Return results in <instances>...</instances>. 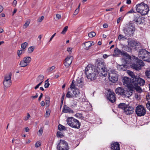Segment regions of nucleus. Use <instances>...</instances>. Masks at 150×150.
Instances as JSON below:
<instances>
[{"instance_id": "nucleus-53", "label": "nucleus", "mask_w": 150, "mask_h": 150, "mask_svg": "<svg viewBox=\"0 0 150 150\" xmlns=\"http://www.w3.org/2000/svg\"><path fill=\"white\" fill-rule=\"evenodd\" d=\"M55 68V67L54 66H53L48 69L47 70L49 71V72H50L54 69Z\"/></svg>"}, {"instance_id": "nucleus-15", "label": "nucleus", "mask_w": 150, "mask_h": 150, "mask_svg": "<svg viewBox=\"0 0 150 150\" xmlns=\"http://www.w3.org/2000/svg\"><path fill=\"white\" fill-rule=\"evenodd\" d=\"M149 52L146 50L144 49L141 48L139 51L138 57H139L141 59V58L144 57L146 55H149Z\"/></svg>"}, {"instance_id": "nucleus-16", "label": "nucleus", "mask_w": 150, "mask_h": 150, "mask_svg": "<svg viewBox=\"0 0 150 150\" xmlns=\"http://www.w3.org/2000/svg\"><path fill=\"white\" fill-rule=\"evenodd\" d=\"M73 120V123H69V126L73 128L78 129H79L81 125L80 123L78 120L75 118Z\"/></svg>"}, {"instance_id": "nucleus-56", "label": "nucleus", "mask_w": 150, "mask_h": 150, "mask_svg": "<svg viewBox=\"0 0 150 150\" xmlns=\"http://www.w3.org/2000/svg\"><path fill=\"white\" fill-rule=\"evenodd\" d=\"M50 100H46L45 103L47 106V107L50 106Z\"/></svg>"}, {"instance_id": "nucleus-32", "label": "nucleus", "mask_w": 150, "mask_h": 150, "mask_svg": "<svg viewBox=\"0 0 150 150\" xmlns=\"http://www.w3.org/2000/svg\"><path fill=\"white\" fill-rule=\"evenodd\" d=\"M57 137L58 138H62L64 137L63 134L60 131H58L56 133Z\"/></svg>"}, {"instance_id": "nucleus-29", "label": "nucleus", "mask_w": 150, "mask_h": 150, "mask_svg": "<svg viewBox=\"0 0 150 150\" xmlns=\"http://www.w3.org/2000/svg\"><path fill=\"white\" fill-rule=\"evenodd\" d=\"M127 72L132 79L136 76L133 72L129 70H127Z\"/></svg>"}, {"instance_id": "nucleus-61", "label": "nucleus", "mask_w": 150, "mask_h": 150, "mask_svg": "<svg viewBox=\"0 0 150 150\" xmlns=\"http://www.w3.org/2000/svg\"><path fill=\"white\" fill-rule=\"evenodd\" d=\"M50 85V84L48 82L46 83H45L44 87L45 88H48Z\"/></svg>"}, {"instance_id": "nucleus-36", "label": "nucleus", "mask_w": 150, "mask_h": 150, "mask_svg": "<svg viewBox=\"0 0 150 150\" xmlns=\"http://www.w3.org/2000/svg\"><path fill=\"white\" fill-rule=\"evenodd\" d=\"M75 116L77 118H80L81 119H83L84 118V117L83 116V115L81 113H77L75 115Z\"/></svg>"}, {"instance_id": "nucleus-33", "label": "nucleus", "mask_w": 150, "mask_h": 150, "mask_svg": "<svg viewBox=\"0 0 150 150\" xmlns=\"http://www.w3.org/2000/svg\"><path fill=\"white\" fill-rule=\"evenodd\" d=\"M58 129L59 130L61 131L66 130V128L65 126L59 124L58 126Z\"/></svg>"}, {"instance_id": "nucleus-11", "label": "nucleus", "mask_w": 150, "mask_h": 150, "mask_svg": "<svg viewBox=\"0 0 150 150\" xmlns=\"http://www.w3.org/2000/svg\"><path fill=\"white\" fill-rule=\"evenodd\" d=\"M148 5L145 4L144 2H142L140 4L136 5V9L137 12H140V11L144 10L146 8H148Z\"/></svg>"}, {"instance_id": "nucleus-34", "label": "nucleus", "mask_w": 150, "mask_h": 150, "mask_svg": "<svg viewBox=\"0 0 150 150\" xmlns=\"http://www.w3.org/2000/svg\"><path fill=\"white\" fill-rule=\"evenodd\" d=\"M136 41L134 40H132L128 42V45L130 47H133L135 46V45L136 44L135 43Z\"/></svg>"}, {"instance_id": "nucleus-20", "label": "nucleus", "mask_w": 150, "mask_h": 150, "mask_svg": "<svg viewBox=\"0 0 150 150\" xmlns=\"http://www.w3.org/2000/svg\"><path fill=\"white\" fill-rule=\"evenodd\" d=\"M128 66L126 64L120 65L118 64L117 68H119L120 70H122L123 71H125L127 70Z\"/></svg>"}, {"instance_id": "nucleus-24", "label": "nucleus", "mask_w": 150, "mask_h": 150, "mask_svg": "<svg viewBox=\"0 0 150 150\" xmlns=\"http://www.w3.org/2000/svg\"><path fill=\"white\" fill-rule=\"evenodd\" d=\"M90 42L91 41H88L85 42L83 43V44L85 45L84 49L86 50H87L89 49V48L91 47V45H90Z\"/></svg>"}, {"instance_id": "nucleus-4", "label": "nucleus", "mask_w": 150, "mask_h": 150, "mask_svg": "<svg viewBox=\"0 0 150 150\" xmlns=\"http://www.w3.org/2000/svg\"><path fill=\"white\" fill-rule=\"evenodd\" d=\"M135 29V26L132 25L126 26L124 28L123 31L126 36L128 37H131L133 36Z\"/></svg>"}, {"instance_id": "nucleus-62", "label": "nucleus", "mask_w": 150, "mask_h": 150, "mask_svg": "<svg viewBox=\"0 0 150 150\" xmlns=\"http://www.w3.org/2000/svg\"><path fill=\"white\" fill-rule=\"evenodd\" d=\"M79 11V10L78 9V8H76L74 13V15H77L78 14Z\"/></svg>"}, {"instance_id": "nucleus-17", "label": "nucleus", "mask_w": 150, "mask_h": 150, "mask_svg": "<svg viewBox=\"0 0 150 150\" xmlns=\"http://www.w3.org/2000/svg\"><path fill=\"white\" fill-rule=\"evenodd\" d=\"M129 105H127L125 113L127 115H130L132 114L134 112V108L132 106H128Z\"/></svg>"}, {"instance_id": "nucleus-35", "label": "nucleus", "mask_w": 150, "mask_h": 150, "mask_svg": "<svg viewBox=\"0 0 150 150\" xmlns=\"http://www.w3.org/2000/svg\"><path fill=\"white\" fill-rule=\"evenodd\" d=\"M74 118L73 117H68L67 119V124L69 125V123H73V120L74 119Z\"/></svg>"}, {"instance_id": "nucleus-58", "label": "nucleus", "mask_w": 150, "mask_h": 150, "mask_svg": "<svg viewBox=\"0 0 150 150\" xmlns=\"http://www.w3.org/2000/svg\"><path fill=\"white\" fill-rule=\"evenodd\" d=\"M44 18V17L43 16H42L40 18H39L38 20V22H41Z\"/></svg>"}, {"instance_id": "nucleus-37", "label": "nucleus", "mask_w": 150, "mask_h": 150, "mask_svg": "<svg viewBox=\"0 0 150 150\" xmlns=\"http://www.w3.org/2000/svg\"><path fill=\"white\" fill-rule=\"evenodd\" d=\"M74 97V94L72 93H71L70 91H68L66 95V97L69 98H72Z\"/></svg>"}, {"instance_id": "nucleus-45", "label": "nucleus", "mask_w": 150, "mask_h": 150, "mask_svg": "<svg viewBox=\"0 0 150 150\" xmlns=\"http://www.w3.org/2000/svg\"><path fill=\"white\" fill-rule=\"evenodd\" d=\"M72 62V60H69V61H67L65 62V66L66 67H69L71 64Z\"/></svg>"}, {"instance_id": "nucleus-27", "label": "nucleus", "mask_w": 150, "mask_h": 150, "mask_svg": "<svg viewBox=\"0 0 150 150\" xmlns=\"http://www.w3.org/2000/svg\"><path fill=\"white\" fill-rule=\"evenodd\" d=\"M11 81H4L3 84L4 86V88H6L9 87L11 85Z\"/></svg>"}, {"instance_id": "nucleus-7", "label": "nucleus", "mask_w": 150, "mask_h": 150, "mask_svg": "<svg viewBox=\"0 0 150 150\" xmlns=\"http://www.w3.org/2000/svg\"><path fill=\"white\" fill-rule=\"evenodd\" d=\"M135 112L138 116H144L146 113V110L145 108L143 105H140L136 107Z\"/></svg>"}, {"instance_id": "nucleus-31", "label": "nucleus", "mask_w": 150, "mask_h": 150, "mask_svg": "<svg viewBox=\"0 0 150 150\" xmlns=\"http://www.w3.org/2000/svg\"><path fill=\"white\" fill-rule=\"evenodd\" d=\"M12 74L11 73H10L8 74V76H6L5 77L4 80V81H11V76Z\"/></svg>"}, {"instance_id": "nucleus-63", "label": "nucleus", "mask_w": 150, "mask_h": 150, "mask_svg": "<svg viewBox=\"0 0 150 150\" xmlns=\"http://www.w3.org/2000/svg\"><path fill=\"white\" fill-rule=\"evenodd\" d=\"M43 129L41 128H40L38 131V132L39 133V134L40 135H42V133H43Z\"/></svg>"}, {"instance_id": "nucleus-60", "label": "nucleus", "mask_w": 150, "mask_h": 150, "mask_svg": "<svg viewBox=\"0 0 150 150\" xmlns=\"http://www.w3.org/2000/svg\"><path fill=\"white\" fill-rule=\"evenodd\" d=\"M72 48L70 47H68L67 48V51L69 52V54H70L71 53V50Z\"/></svg>"}, {"instance_id": "nucleus-55", "label": "nucleus", "mask_w": 150, "mask_h": 150, "mask_svg": "<svg viewBox=\"0 0 150 150\" xmlns=\"http://www.w3.org/2000/svg\"><path fill=\"white\" fill-rule=\"evenodd\" d=\"M125 37L121 34H120L119 35L118 37V39L119 40H120L121 39L123 38H125Z\"/></svg>"}, {"instance_id": "nucleus-49", "label": "nucleus", "mask_w": 150, "mask_h": 150, "mask_svg": "<svg viewBox=\"0 0 150 150\" xmlns=\"http://www.w3.org/2000/svg\"><path fill=\"white\" fill-rule=\"evenodd\" d=\"M70 88L71 89V90L72 89H74V90H79L78 88L75 87V84H73L72 85H71Z\"/></svg>"}, {"instance_id": "nucleus-59", "label": "nucleus", "mask_w": 150, "mask_h": 150, "mask_svg": "<svg viewBox=\"0 0 150 150\" xmlns=\"http://www.w3.org/2000/svg\"><path fill=\"white\" fill-rule=\"evenodd\" d=\"M43 96V94L42 93H40V96L39 97L38 99V101H39V102H40L41 99V98H42V97Z\"/></svg>"}, {"instance_id": "nucleus-12", "label": "nucleus", "mask_w": 150, "mask_h": 150, "mask_svg": "<svg viewBox=\"0 0 150 150\" xmlns=\"http://www.w3.org/2000/svg\"><path fill=\"white\" fill-rule=\"evenodd\" d=\"M115 92L116 94L118 95H121L122 96H126V94L129 92V89L127 88L126 91L122 87H119L117 88L115 90Z\"/></svg>"}, {"instance_id": "nucleus-54", "label": "nucleus", "mask_w": 150, "mask_h": 150, "mask_svg": "<svg viewBox=\"0 0 150 150\" xmlns=\"http://www.w3.org/2000/svg\"><path fill=\"white\" fill-rule=\"evenodd\" d=\"M147 109L150 111V103L148 101L146 104Z\"/></svg>"}, {"instance_id": "nucleus-26", "label": "nucleus", "mask_w": 150, "mask_h": 150, "mask_svg": "<svg viewBox=\"0 0 150 150\" xmlns=\"http://www.w3.org/2000/svg\"><path fill=\"white\" fill-rule=\"evenodd\" d=\"M23 60L28 65L31 61V58L30 57H26L24 58Z\"/></svg>"}, {"instance_id": "nucleus-1", "label": "nucleus", "mask_w": 150, "mask_h": 150, "mask_svg": "<svg viewBox=\"0 0 150 150\" xmlns=\"http://www.w3.org/2000/svg\"><path fill=\"white\" fill-rule=\"evenodd\" d=\"M122 60H123L126 64H130L131 68L137 71L141 70L142 67L144 65V62L142 60L133 55L132 56L130 60L126 59L125 57L123 58Z\"/></svg>"}, {"instance_id": "nucleus-5", "label": "nucleus", "mask_w": 150, "mask_h": 150, "mask_svg": "<svg viewBox=\"0 0 150 150\" xmlns=\"http://www.w3.org/2000/svg\"><path fill=\"white\" fill-rule=\"evenodd\" d=\"M131 81L132 83L133 86L139 85L140 86H143L145 83L144 80L137 75H136L132 79Z\"/></svg>"}, {"instance_id": "nucleus-50", "label": "nucleus", "mask_w": 150, "mask_h": 150, "mask_svg": "<svg viewBox=\"0 0 150 150\" xmlns=\"http://www.w3.org/2000/svg\"><path fill=\"white\" fill-rule=\"evenodd\" d=\"M72 57L70 56H68L65 59L64 61H69V60H72L71 58V59H70L71 58H72Z\"/></svg>"}, {"instance_id": "nucleus-30", "label": "nucleus", "mask_w": 150, "mask_h": 150, "mask_svg": "<svg viewBox=\"0 0 150 150\" xmlns=\"http://www.w3.org/2000/svg\"><path fill=\"white\" fill-rule=\"evenodd\" d=\"M25 50L22 49L21 50H19L17 51V54L18 55L19 58L20 57V55L25 53Z\"/></svg>"}, {"instance_id": "nucleus-47", "label": "nucleus", "mask_w": 150, "mask_h": 150, "mask_svg": "<svg viewBox=\"0 0 150 150\" xmlns=\"http://www.w3.org/2000/svg\"><path fill=\"white\" fill-rule=\"evenodd\" d=\"M30 22L29 20L26 21L25 24L24 25V26L25 27V28H27L29 25Z\"/></svg>"}, {"instance_id": "nucleus-9", "label": "nucleus", "mask_w": 150, "mask_h": 150, "mask_svg": "<svg viewBox=\"0 0 150 150\" xmlns=\"http://www.w3.org/2000/svg\"><path fill=\"white\" fill-rule=\"evenodd\" d=\"M140 86L139 85L134 86L132 85L131 86V87L130 86L129 88V95L130 96L132 95L134 89L136 91L139 93H141L142 92L143 90Z\"/></svg>"}, {"instance_id": "nucleus-25", "label": "nucleus", "mask_w": 150, "mask_h": 150, "mask_svg": "<svg viewBox=\"0 0 150 150\" xmlns=\"http://www.w3.org/2000/svg\"><path fill=\"white\" fill-rule=\"evenodd\" d=\"M122 56L125 57L126 58H125V59H128V60H130L132 57V56L130 55L125 51L123 53H122Z\"/></svg>"}, {"instance_id": "nucleus-21", "label": "nucleus", "mask_w": 150, "mask_h": 150, "mask_svg": "<svg viewBox=\"0 0 150 150\" xmlns=\"http://www.w3.org/2000/svg\"><path fill=\"white\" fill-rule=\"evenodd\" d=\"M127 105L126 104L124 103H120L118 105V107L119 108L122 109L124 110V112H125Z\"/></svg>"}, {"instance_id": "nucleus-8", "label": "nucleus", "mask_w": 150, "mask_h": 150, "mask_svg": "<svg viewBox=\"0 0 150 150\" xmlns=\"http://www.w3.org/2000/svg\"><path fill=\"white\" fill-rule=\"evenodd\" d=\"M143 18L140 14H136L134 15L132 22L133 23H135L137 25L142 24L144 23L142 20Z\"/></svg>"}, {"instance_id": "nucleus-52", "label": "nucleus", "mask_w": 150, "mask_h": 150, "mask_svg": "<svg viewBox=\"0 0 150 150\" xmlns=\"http://www.w3.org/2000/svg\"><path fill=\"white\" fill-rule=\"evenodd\" d=\"M136 13V12L134 11V10L133 8H132L130 10L128 11L126 13V14H127L128 13Z\"/></svg>"}, {"instance_id": "nucleus-48", "label": "nucleus", "mask_w": 150, "mask_h": 150, "mask_svg": "<svg viewBox=\"0 0 150 150\" xmlns=\"http://www.w3.org/2000/svg\"><path fill=\"white\" fill-rule=\"evenodd\" d=\"M34 50V47L33 46H31L29 47L28 49V52L29 53H32Z\"/></svg>"}, {"instance_id": "nucleus-14", "label": "nucleus", "mask_w": 150, "mask_h": 150, "mask_svg": "<svg viewBox=\"0 0 150 150\" xmlns=\"http://www.w3.org/2000/svg\"><path fill=\"white\" fill-rule=\"evenodd\" d=\"M111 150H120V144L118 142H112L110 145Z\"/></svg>"}, {"instance_id": "nucleus-22", "label": "nucleus", "mask_w": 150, "mask_h": 150, "mask_svg": "<svg viewBox=\"0 0 150 150\" xmlns=\"http://www.w3.org/2000/svg\"><path fill=\"white\" fill-rule=\"evenodd\" d=\"M149 7H148V8H146L145 9H144V10H142L140 11V12H139L141 14L142 16H144L147 14L149 11Z\"/></svg>"}, {"instance_id": "nucleus-57", "label": "nucleus", "mask_w": 150, "mask_h": 150, "mask_svg": "<svg viewBox=\"0 0 150 150\" xmlns=\"http://www.w3.org/2000/svg\"><path fill=\"white\" fill-rule=\"evenodd\" d=\"M135 43L136 44V45H135V47L137 46H139L140 47V48H142V47L141 46V44L139 42H137V41H136Z\"/></svg>"}, {"instance_id": "nucleus-39", "label": "nucleus", "mask_w": 150, "mask_h": 150, "mask_svg": "<svg viewBox=\"0 0 150 150\" xmlns=\"http://www.w3.org/2000/svg\"><path fill=\"white\" fill-rule=\"evenodd\" d=\"M145 74L148 78L150 79V68L147 69L145 72Z\"/></svg>"}, {"instance_id": "nucleus-43", "label": "nucleus", "mask_w": 150, "mask_h": 150, "mask_svg": "<svg viewBox=\"0 0 150 150\" xmlns=\"http://www.w3.org/2000/svg\"><path fill=\"white\" fill-rule=\"evenodd\" d=\"M78 92H79V90H74L73 91L72 94H74V96H75V97H77L76 95L77 96H78Z\"/></svg>"}, {"instance_id": "nucleus-41", "label": "nucleus", "mask_w": 150, "mask_h": 150, "mask_svg": "<svg viewBox=\"0 0 150 150\" xmlns=\"http://www.w3.org/2000/svg\"><path fill=\"white\" fill-rule=\"evenodd\" d=\"M96 35V33L93 31H92L88 33V36L90 38H92L94 37Z\"/></svg>"}, {"instance_id": "nucleus-13", "label": "nucleus", "mask_w": 150, "mask_h": 150, "mask_svg": "<svg viewBox=\"0 0 150 150\" xmlns=\"http://www.w3.org/2000/svg\"><path fill=\"white\" fill-rule=\"evenodd\" d=\"M115 95L113 92H110L108 94H107L108 99L111 103H114L116 100V98L115 97Z\"/></svg>"}, {"instance_id": "nucleus-51", "label": "nucleus", "mask_w": 150, "mask_h": 150, "mask_svg": "<svg viewBox=\"0 0 150 150\" xmlns=\"http://www.w3.org/2000/svg\"><path fill=\"white\" fill-rule=\"evenodd\" d=\"M41 143L39 142H37L35 144V147L37 148L41 146Z\"/></svg>"}, {"instance_id": "nucleus-3", "label": "nucleus", "mask_w": 150, "mask_h": 150, "mask_svg": "<svg viewBox=\"0 0 150 150\" xmlns=\"http://www.w3.org/2000/svg\"><path fill=\"white\" fill-rule=\"evenodd\" d=\"M95 66L91 65L94 69L98 70L99 73L103 71L105 72L107 71L106 65L104 60L102 59L98 58L96 60Z\"/></svg>"}, {"instance_id": "nucleus-44", "label": "nucleus", "mask_w": 150, "mask_h": 150, "mask_svg": "<svg viewBox=\"0 0 150 150\" xmlns=\"http://www.w3.org/2000/svg\"><path fill=\"white\" fill-rule=\"evenodd\" d=\"M68 27L67 26H65L63 28L62 31L61 32V33L64 34L68 30Z\"/></svg>"}, {"instance_id": "nucleus-40", "label": "nucleus", "mask_w": 150, "mask_h": 150, "mask_svg": "<svg viewBox=\"0 0 150 150\" xmlns=\"http://www.w3.org/2000/svg\"><path fill=\"white\" fill-rule=\"evenodd\" d=\"M28 44V43L26 42H25L22 44L21 45V47L22 49H23L26 50L27 46Z\"/></svg>"}, {"instance_id": "nucleus-42", "label": "nucleus", "mask_w": 150, "mask_h": 150, "mask_svg": "<svg viewBox=\"0 0 150 150\" xmlns=\"http://www.w3.org/2000/svg\"><path fill=\"white\" fill-rule=\"evenodd\" d=\"M44 77L42 75L40 74L38 77L37 78V81H39V80L40 81H43Z\"/></svg>"}, {"instance_id": "nucleus-6", "label": "nucleus", "mask_w": 150, "mask_h": 150, "mask_svg": "<svg viewBox=\"0 0 150 150\" xmlns=\"http://www.w3.org/2000/svg\"><path fill=\"white\" fill-rule=\"evenodd\" d=\"M57 150H69V147L67 142L64 140L60 139L59 142L57 145Z\"/></svg>"}, {"instance_id": "nucleus-64", "label": "nucleus", "mask_w": 150, "mask_h": 150, "mask_svg": "<svg viewBox=\"0 0 150 150\" xmlns=\"http://www.w3.org/2000/svg\"><path fill=\"white\" fill-rule=\"evenodd\" d=\"M146 98L147 101H148L149 99H150V93H148L146 96Z\"/></svg>"}, {"instance_id": "nucleus-28", "label": "nucleus", "mask_w": 150, "mask_h": 150, "mask_svg": "<svg viewBox=\"0 0 150 150\" xmlns=\"http://www.w3.org/2000/svg\"><path fill=\"white\" fill-rule=\"evenodd\" d=\"M81 79V78L80 80H78L77 81L76 85L82 88L84 85V84L82 83L83 82Z\"/></svg>"}, {"instance_id": "nucleus-10", "label": "nucleus", "mask_w": 150, "mask_h": 150, "mask_svg": "<svg viewBox=\"0 0 150 150\" xmlns=\"http://www.w3.org/2000/svg\"><path fill=\"white\" fill-rule=\"evenodd\" d=\"M131 80V79L127 76H124L122 78V81L123 85H126L129 90V87L133 85L132 83Z\"/></svg>"}, {"instance_id": "nucleus-2", "label": "nucleus", "mask_w": 150, "mask_h": 150, "mask_svg": "<svg viewBox=\"0 0 150 150\" xmlns=\"http://www.w3.org/2000/svg\"><path fill=\"white\" fill-rule=\"evenodd\" d=\"M85 74L88 79H90L91 81L94 80L96 79L98 74L100 73L98 70L94 69L91 65H88L85 69Z\"/></svg>"}, {"instance_id": "nucleus-18", "label": "nucleus", "mask_w": 150, "mask_h": 150, "mask_svg": "<svg viewBox=\"0 0 150 150\" xmlns=\"http://www.w3.org/2000/svg\"><path fill=\"white\" fill-rule=\"evenodd\" d=\"M62 112L65 113H73L74 112L73 110H71L69 107L65 105H64L63 107Z\"/></svg>"}, {"instance_id": "nucleus-19", "label": "nucleus", "mask_w": 150, "mask_h": 150, "mask_svg": "<svg viewBox=\"0 0 150 150\" xmlns=\"http://www.w3.org/2000/svg\"><path fill=\"white\" fill-rule=\"evenodd\" d=\"M109 79L111 82L113 83H115L117 82L118 79V75L117 74H114L110 78L109 75Z\"/></svg>"}, {"instance_id": "nucleus-46", "label": "nucleus", "mask_w": 150, "mask_h": 150, "mask_svg": "<svg viewBox=\"0 0 150 150\" xmlns=\"http://www.w3.org/2000/svg\"><path fill=\"white\" fill-rule=\"evenodd\" d=\"M124 48L125 50L128 52L131 51L132 50V49L131 48L128 47L127 46H125Z\"/></svg>"}, {"instance_id": "nucleus-23", "label": "nucleus", "mask_w": 150, "mask_h": 150, "mask_svg": "<svg viewBox=\"0 0 150 150\" xmlns=\"http://www.w3.org/2000/svg\"><path fill=\"white\" fill-rule=\"evenodd\" d=\"M114 51V52L115 53L116 55H117V56H118L120 54L122 55V53H123L124 52L123 50L121 51L117 47L115 49Z\"/></svg>"}, {"instance_id": "nucleus-38", "label": "nucleus", "mask_w": 150, "mask_h": 150, "mask_svg": "<svg viewBox=\"0 0 150 150\" xmlns=\"http://www.w3.org/2000/svg\"><path fill=\"white\" fill-rule=\"evenodd\" d=\"M19 65L21 67H25L28 65L27 64H26L23 60L21 61Z\"/></svg>"}]
</instances>
